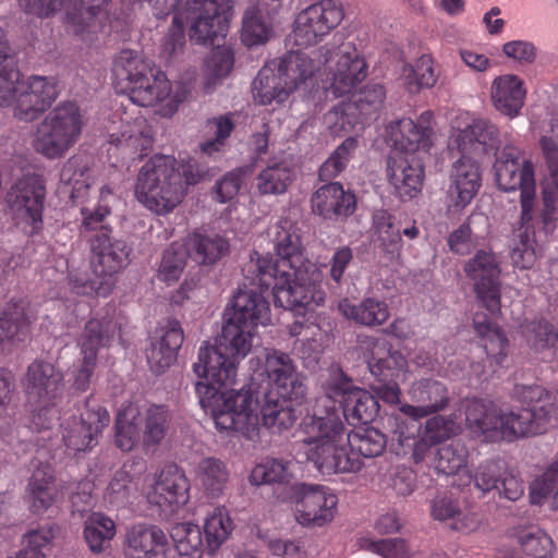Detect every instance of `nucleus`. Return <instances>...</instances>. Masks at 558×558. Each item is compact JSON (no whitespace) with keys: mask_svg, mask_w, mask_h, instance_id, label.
Here are the masks:
<instances>
[{"mask_svg":"<svg viewBox=\"0 0 558 558\" xmlns=\"http://www.w3.org/2000/svg\"><path fill=\"white\" fill-rule=\"evenodd\" d=\"M260 375L268 379L266 388L226 390L219 404L214 403L213 390L199 386L198 402L218 429L254 438L260 426L282 433L294 425L296 415L291 403H301L306 396L304 377L294 361L284 352L266 350Z\"/></svg>","mask_w":558,"mask_h":558,"instance_id":"obj_1","label":"nucleus"},{"mask_svg":"<svg viewBox=\"0 0 558 558\" xmlns=\"http://www.w3.org/2000/svg\"><path fill=\"white\" fill-rule=\"evenodd\" d=\"M269 236L274 243L277 258L258 256L255 263L260 276V283L271 286L275 302L305 317V323L296 322L290 329L292 336L304 335L311 349L318 350L323 340L320 328L311 322L314 312L323 305L325 292L320 289L322 271L308 260L301 243L300 231L295 223L280 218L269 228Z\"/></svg>","mask_w":558,"mask_h":558,"instance_id":"obj_2","label":"nucleus"},{"mask_svg":"<svg viewBox=\"0 0 558 558\" xmlns=\"http://www.w3.org/2000/svg\"><path fill=\"white\" fill-rule=\"evenodd\" d=\"M525 408L500 410L473 399L464 403L468 428L485 440H512L542 434L551 425L556 408L551 395L541 386L523 388Z\"/></svg>","mask_w":558,"mask_h":558,"instance_id":"obj_3","label":"nucleus"},{"mask_svg":"<svg viewBox=\"0 0 558 558\" xmlns=\"http://www.w3.org/2000/svg\"><path fill=\"white\" fill-rule=\"evenodd\" d=\"M498 129L490 121L462 113L451 123L450 150L461 156L452 163L448 197L451 206L463 209L471 204L482 185L480 161L497 149Z\"/></svg>","mask_w":558,"mask_h":558,"instance_id":"obj_4","label":"nucleus"},{"mask_svg":"<svg viewBox=\"0 0 558 558\" xmlns=\"http://www.w3.org/2000/svg\"><path fill=\"white\" fill-rule=\"evenodd\" d=\"M256 338L257 329L251 325L225 317L216 345H202L193 364L196 395L203 385L213 390V399L219 404L222 393L235 383L239 364L251 353Z\"/></svg>","mask_w":558,"mask_h":558,"instance_id":"obj_5","label":"nucleus"},{"mask_svg":"<svg viewBox=\"0 0 558 558\" xmlns=\"http://www.w3.org/2000/svg\"><path fill=\"white\" fill-rule=\"evenodd\" d=\"M301 427L304 433L301 450L322 475L361 470L362 460L350 451L347 428L337 410L323 411L315 405L314 413L303 418Z\"/></svg>","mask_w":558,"mask_h":558,"instance_id":"obj_6","label":"nucleus"},{"mask_svg":"<svg viewBox=\"0 0 558 558\" xmlns=\"http://www.w3.org/2000/svg\"><path fill=\"white\" fill-rule=\"evenodd\" d=\"M232 16V0H180L174 7L172 26L162 41V53L170 58L185 44L184 28L199 44H214L225 38Z\"/></svg>","mask_w":558,"mask_h":558,"instance_id":"obj_7","label":"nucleus"},{"mask_svg":"<svg viewBox=\"0 0 558 558\" xmlns=\"http://www.w3.org/2000/svg\"><path fill=\"white\" fill-rule=\"evenodd\" d=\"M56 98L53 80L44 76L21 80L14 54L0 28V107H10L17 119L32 121Z\"/></svg>","mask_w":558,"mask_h":558,"instance_id":"obj_8","label":"nucleus"},{"mask_svg":"<svg viewBox=\"0 0 558 558\" xmlns=\"http://www.w3.org/2000/svg\"><path fill=\"white\" fill-rule=\"evenodd\" d=\"M97 233L90 238L92 267L97 277L89 280L78 270L69 274V286L76 295L107 296L114 287L116 275L129 263L130 247L123 240L110 236L109 225L98 227Z\"/></svg>","mask_w":558,"mask_h":558,"instance_id":"obj_9","label":"nucleus"},{"mask_svg":"<svg viewBox=\"0 0 558 558\" xmlns=\"http://www.w3.org/2000/svg\"><path fill=\"white\" fill-rule=\"evenodd\" d=\"M181 173L171 156L156 155L147 160L137 174L134 195L147 210L166 216L172 213L185 196Z\"/></svg>","mask_w":558,"mask_h":558,"instance_id":"obj_10","label":"nucleus"},{"mask_svg":"<svg viewBox=\"0 0 558 558\" xmlns=\"http://www.w3.org/2000/svg\"><path fill=\"white\" fill-rule=\"evenodd\" d=\"M84 124L75 102L59 104L37 125L33 147L47 159H60L77 143Z\"/></svg>","mask_w":558,"mask_h":558,"instance_id":"obj_11","label":"nucleus"},{"mask_svg":"<svg viewBox=\"0 0 558 558\" xmlns=\"http://www.w3.org/2000/svg\"><path fill=\"white\" fill-rule=\"evenodd\" d=\"M32 423L38 429H46L59 418L58 399L63 388V376L53 364L33 362L22 380Z\"/></svg>","mask_w":558,"mask_h":558,"instance_id":"obj_12","label":"nucleus"},{"mask_svg":"<svg viewBox=\"0 0 558 558\" xmlns=\"http://www.w3.org/2000/svg\"><path fill=\"white\" fill-rule=\"evenodd\" d=\"M315 54L323 58L326 66L324 87L327 96L347 98L361 87L367 76V63L352 43L327 44Z\"/></svg>","mask_w":558,"mask_h":558,"instance_id":"obj_13","label":"nucleus"},{"mask_svg":"<svg viewBox=\"0 0 558 558\" xmlns=\"http://www.w3.org/2000/svg\"><path fill=\"white\" fill-rule=\"evenodd\" d=\"M497 185L505 192L520 191L521 220L525 223L532 220L536 186L534 166L515 147H505L495 165Z\"/></svg>","mask_w":558,"mask_h":558,"instance_id":"obj_14","label":"nucleus"},{"mask_svg":"<svg viewBox=\"0 0 558 558\" xmlns=\"http://www.w3.org/2000/svg\"><path fill=\"white\" fill-rule=\"evenodd\" d=\"M324 389L325 398L316 403L323 411L336 410L328 405L330 400H333L342 405L343 415L348 421L367 423L378 413L377 399L367 390L353 386L351 380L338 368L330 371Z\"/></svg>","mask_w":558,"mask_h":558,"instance_id":"obj_15","label":"nucleus"},{"mask_svg":"<svg viewBox=\"0 0 558 558\" xmlns=\"http://www.w3.org/2000/svg\"><path fill=\"white\" fill-rule=\"evenodd\" d=\"M343 17L344 12L340 2L317 1L296 14L290 38L299 47L317 45L340 25Z\"/></svg>","mask_w":558,"mask_h":558,"instance_id":"obj_16","label":"nucleus"},{"mask_svg":"<svg viewBox=\"0 0 558 558\" xmlns=\"http://www.w3.org/2000/svg\"><path fill=\"white\" fill-rule=\"evenodd\" d=\"M117 332V323L108 313L104 316L93 317L85 326L81 336L82 359L74 364L73 378L77 390H86L96 364L97 351L107 347Z\"/></svg>","mask_w":558,"mask_h":558,"instance_id":"obj_17","label":"nucleus"},{"mask_svg":"<svg viewBox=\"0 0 558 558\" xmlns=\"http://www.w3.org/2000/svg\"><path fill=\"white\" fill-rule=\"evenodd\" d=\"M130 100L140 107H151L163 117L174 114L186 98V89L180 84H172L158 68L129 94Z\"/></svg>","mask_w":558,"mask_h":558,"instance_id":"obj_18","label":"nucleus"},{"mask_svg":"<svg viewBox=\"0 0 558 558\" xmlns=\"http://www.w3.org/2000/svg\"><path fill=\"white\" fill-rule=\"evenodd\" d=\"M45 196L44 180L36 174L19 180L8 194L13 218L27 232L33 233L41 228Z\"/></svg>","mask_w":558,"mask_h":558,"instance_id":"obj_19","label":"nucleus"},{"mask_svg":"<svg viewBox=\"0 0 558 558\" xmlns=\"http://www.w3.org/2000/svg\"><path fill=\"white\" fill-rule=\"evenodd\" d=\"M338 513V497L326 486L301 485L293 508L295 521L304 527H323Z\"/></svg>","mask_w":558,"mask_h":558,"instance_id":"obj_20","label":"nucleus"},{"mask_svg":"<svg viewBox=\"0 0 558 558\" xmlns=\"http://www.w3.org/2000/svg\"><path fill=\"white\" fill-rule=\"evenodd\" d=\"M189 480L175 465L162 469L148 480L144 494L147 501L165 513H172L189 500Z\"/></svg>","mask_w":558,"mask_h":558,"instance_id":"obj_21","label":"nucleus"},{"mask_svg":"<svg viewBox=\"0 0 558 558\" xmlns=\"http://www.w3.org/2000/svg\"><path fill=\"white\" fill-rule=\"evenodd\" d=\"M464 271L474 282V290L482 304L495 315L500 310L499 276L497 257L487 250H480L464 265Z\"/></svg>","mask_w":558,"mask_h":558,"instance_id":"obj_22","label":"nucleus"},{"mask_svg":"<svg viewBox=\"0 0 558 558\" xmlns=\"http://www.w3.org/2000/svg\"><path fill=\"white\" fill-rule=\"evenodd\" d=\"M269 287L260 283V276L257 272L250 287L245 286L234 295L231 307L225 312V317L251 325L255 329L258 326L271 324L270 306L267 300Z\"/></svg>","mask_w":558,"mask_h":558,"instance_id":"obj_23","label":"nucleus"},{"mask_svg":"<svg viewBox=\"0 0 558 558\" xmlns=\"http://www.w3.org/2000/svg\"><path fill=\"white\" fill-rule=\"evenodd\" d=\"M109 421V413L100 407L87 409L80 417L64 418L61 424L64 446L73 453L90 450Z\"/></svg>","mask_w":558,"mask_h":558,"instance_id":"obj_24","label":"nucleus"},{"mask_svg":"<svg viewBox=\"0 0 558 558\" xmlns=\"http://www.w3.org/2000/svg\"><path fill=\"white\" fill-rule=\"evenodd\" d=\"M387 180L400 199H412L423 186L424 167L417 155L391 153L387 161Z\"/></svg>","mask_w":558,"mask_h":558,"instance_id":"obj_25","label":"nucleus"},{"mask_svg":"<svg viewBox=\"0 0 558 558\" xmlns=\"http://www.w3.org/2000/svg\"><path fill=\"white\" fill-rule=\"evenodd\" d=\"M387 142L396 150L407 155L427 153L434 144V132L429 121H413L405 118L391 122L386 130Z\"/></svg>","mask_w":558,"mask_h":558,"instance_id":"obj_26","label":"nucleus"},{"mask_svg":"<svg viewBox=\"0 0 558 558\" xmlns=\"http://www.w3.org/2000/svg\"><path fill=\"white\" fill-rule=\"evenodd\" d=\"M169 542L165 532L157 525L133 524L123 536L125 558H167Z\"/></svg>","mask_w":558,"mask_h":558,"instance_id":"obj_27","label":"nucleus"},{"mask_svg":"<svg viewBox=\"0 0 558 558\" xmlns=\"http://www.w3.org/2000/svg\"><path fill=\"white\" fill-rule=\"evenodd\" d=\"M184 340L181 324L177 319H167L158 325L147 350V361L156 374L163 373L177 360L178 351Z\"/></svg>","mask_w":558,"mask_h":558,"instance_id":"obj_28","label":"nucleus"},{"mask_svg":"<svg viewBox=\"0 0 558 558\" xmlns=\"http://www.w3.org/2000/svg\"><path fill=\"white\" fill-rule=\"evenodd\" d=\"M409 397L414 404H402L400 412L415 421L441 411L448 403L446 387L432 379H422L414 383Z\"/></svg>","mask_w":558,"mask_h":558,"instance_id":"obj_29","label":"nucleus"},{"mask_svg":"<svg viewBox=\"0 0 558 558\" xmlns=\"http://www.w3.org/2000/svg\"><path fill=\"white\" fill-rule=\"evenodd\" d=\"M109 138L110 145L129 159L142 158L153 145L151 129L143 117L123 121L117 132L110 133Z\"/></svg>","mask_w":558,"mask_h":558,"instance_id":"obj_30","label":"nucleus"},{"mask_svg":"<svg viewBox=\"0 0 558 558\" xmlns=\"http://www.w3.org/2000/svg\"><path fill=\"white\" fill-rule=\"evenodd\" d=\"M367 351L368 368L379 380L405 379L408 361L403 354L393 350L388 341L384 339L369 340Z\"/></svg>","mask_w":558,"mask_h":558,"instance_id":"obj_31","label":"nucleus"},{"mask_svg":"<svg viewBox=\"0 0 558 558\" xmlns=\"http://www.w3.org/2000/svg\"><path fill=\"white\" fill-rule=\"evenodd\" d=\"M156 66L138 51L121 50L113 60L112 76L116 87L129 94L142 83Z\"/></svg>","mask_w":558,"mask_h":558,"instance_id":"obj_32","label":"nucleus"},{"mask_svg":"<svg viewBox=\"0 0 558 558\" xmlns=\"http://www.w3.org/2000/svg\"><path fill=\"white\" fill-rule=\"evenodd\" d=\"M430 515L433 519L446 523L449 529L462 534L477 532L483 525V520L477 512L462 509L457 499L446 495L433 499Z\"/></svg>","mask_w":558,"mask_h":558,"instance_id":"obj_33","label":"nucleus"},{"mask_svg":"<svg viewBox=\"0 0 558 558\" xmlns=\"http://www.w3.org/2000/svg\"><path fill=\"white\" fill-rule=\"evenodd\" d=\"M312 210L324 219L335 220L353 214L355 209L354 194L344 191L338 183L320 186L312 196Z\"/></svg>","mask_w":558,"mask_h":558,"instance_id":"obj_34","label":"nucleus"},{"mask_svg":"<svg viewBox=\"0 0 558 558\" xmlns=\"http://www.w3.org/2000/svg\"><path fill=\"white\" fill-rule=\"evenodd\" d=\"M526 89L524 82L514 74L495 77L490 86V100L501 114L515 118L524 105Z\"/></svg>","mask_w":558,"mask_h":558,"instance_id":"obj_35","label":"nucleus"},{"mask_svg":"<svg viewBox=\"0 0 558 558\" xmlns=\"http://www.w3.org/2000/svg\"><path fill=\"white\" fill-rule=\"evenodd\" d=\"M31 317L23 301L10 302L0 315V351H11L25 341L29 333Z\"/></svg>","mask_w":558,"mask_h":558,"instance_id":"obj_36","label":"nucleus"},{"mask_svg":"<svg viewBox=\"0 0 558 558\" xmlns=\"http://www.w3.org/2000/svg\"><path fill=\"white\" fill-rule=\"evenodd\" d=\"M59 495L52 469L43 465L34 470L26 490L29 509L34 513H44L57 502Z\"/></svg>","mask_w":558,"mask_h":558,"instance_id":"obj_37","label":"nucleus"},{"mask_svg":"<svg viewBox=\"0 0 558 558\" xmlns=\"http://www.w3.org/2000/svg\"><path fill=\"white\" fill-rule=\"evenodd\" d=\"M60 182L68 187L70 197L74 201H83L94 183L90 160L85 155H74L62 166Z\"/></svg>","mask_w":558,"mask_h":558,"instance_id":"obj_38","label":"nucleus"},{"mask_svg":"<svg viewBox=\"0 0 558 558\" xmlns=\"http://www.w3.org/2000/svg\"><path fill=\"white\" fill-rule=\"evenodd\" d=\"M271 65L283 80V84L293 92L318 70L313 58L304 51H290L278 63Z\"/></svg>","mask_w":558,"mask_h":558,"instance_id":"obj_39","label":"nucleus"},{"mask_svg":"<svg viewBox=\"0 0 558 558\" xmlns=\"http://www.w3.org/2000/svg\"><path fill=\"white\" fill-rule=\"evenodd\" d=\"M271 65L283 80V84L293 92L318 70L313 58L304 51H290L278 63Z\"/></svg>","mask_w":558,"mask_h":558,"instance_id":"obj_40","label":"nucleus"},{"mask_svg":"<svg viewBox=\"0 0 558 558\" xmlns=\"http://www.w3.org/2000/svg\"><path fill=\"white\" fill-rule=\"evenodd\" d=\"M182 244L189 257L199 264H214L229 250L228 241L216 233H193Z\"/></svg>","mask_w":558,"mask_h":558,"instance_id":"obj_41","label":"nucleus"},{"mask_svg":"<svg viewBox=\"0 0 558 558\" xmlns=\"http://www.w3.org/2000/svg\"><path fill=\"white\" fill-rule=\"evenodd\" d=\"M117 171L113 169L112 173L107 177V181L102 183L99 189L98 203L95 209L83 207L81 209L82 223L81 231L83 233L97 230L98 227L108 225L106 218L111 213V204L116 201V191L118 189Z\"/></svg>","mask_w":558,"mask_h":558,"instance_id":"obj_42","label":"nucleus"},{"mask_svg":"<svg viewBox=\"0 0 558 558\" xmlns=\"http://www.w3.org/2000/svg\"><path fill=\"white\" fill-rule=\"evenodd\" d=\"M140 409L136 404L123 407L116 420L114 442L122 451L129 452L137 447H143V436L138 423Z\"/></svg>","mask_w":558,"mask_h":558,"instance_id":"obj_43","label":"nucleus"},{"mask_svg":"<svg viewBox=\"0 0 558 558\" xmlns=\"http://www.w3.org/2000/svg\"><path fill=\"white\" fill-rule=\"evenodd\" d=\"M292 93L271 64L264 66L253 82V96L259 105L282 104Z\"/></svg>","mask_w":558,"mask_h":558,"instance_id":"obj_44","label":"nucleus"},{"mask_svg":"<svg viewBox=\"0 0 558 558\" xmlns=\"http://www.w3.org/2000/svg\"><path fill=\"white\" fill-rule=\"evenodd\" d=\"M117 534L114 521L100 512H93L84 521L83 535L94 554L102 553Z\"/></svg>","mask_w":558,"mask_h":558,"instance_id":"obj_45","label":"nucleus"},{"mask_svg":"<svg viewBox=\"0 0 558 558\" xmlns=\"http://www.w3.org/2000/svg\"><path fill=\"white\" fill-rule=\"evenodd\" d=\"M170 416L162 407H150L140 410L138 423L142 429L143 448L149 450L157 447L166 438Z\"/></svg>","mask_w":558,"mask_h":558,"instance_id":"obj_46","label":"nucleus"},{"mask_svg":"<svg viewBox=\"0 0 558 558\" xmlns=\"http://www.w3.org/2000/svg\"><path fill=\"white\" fill-rule=\"evenodd\" d=\"M195 477L207 496L218 497L227 486L229 471L222 461L210 457L199 461Z\"/></svg>","mask_w":558,"mask_h":558,"instance_id":"obj_47","label":"nucleus"},{"mask_svg":"<svg viewBox=\"0 0 558 558\" xmlns=\"http://www.w3.org/2000/svg\"><path fill=\"white\" fill-rule=\"evenodd\" d=\"M170 535L182 558H202L205 543L199 525L191 522L177 523Z\"/></svg>","mask_w":558,"mask_h":558,"instance_id":"obj_48","label":"nucleus"},{"mask_svg":"<svg viewBox=\"0 0 558 558\" xmlns=\"http://www.w3.org/2000/svg\"><path fill=\"white\" fill-rule=\"evenodd\" d=\"M475 332L482 338L487 355L500 364L508 353V340L501 330L484 314H476L473 319Z\"/></svg>","mask_w":558,"mask_h":558,"instance_id":"obj_49","label":"nucleus"},{"mask_svg":"<svg viewBox=\"0 0 558 558\" xmlns=\"http://www.w3.org/2000/svg\"><path fill=\"white\" fill-rule=\"evenodd\" d=\"M529 496L533 505L548 504L553 509H558V460L532 481Z\"/></svg>","mask_w":558,"mask_h":558,"instance_id":"obj_50","label":"nucleus"},{"mask_svg":"<svg viewBox=\"0 0 558 558\" xmlns=\"http://www.w3.org/2000/svg\"><path fill=\"white\" fill-rule=\"evenodd\" d=\"M341 314L362 325H381L389 317V311L384 302L367 299L359 306L351 304L348 300H342L338 305Z\"/></svg>","mask_w":558,"mask_h":558,"instance_id":"obj_51","label":"nucleus"},{"mask_svg":"<svg viewBox=\"0 0 558 558\" xmlns=\"http://www.w3.org/2000/svg\"><path fill=\"white\" fill-rule=\"evenodd\" d=\"M401 77L411 92L433 87L438 80L435 60L429 54L421 56L413 64L402 68Z\"/></svg>","mask_w":558,"mask_h":558,"instance_id":"obj_52","label":"nucleus"},{"mask_svg":"<svg viewBox=\"0 0 558 558\" xmlns=\"http://www.w3.org/2000/svg\"><path fill=\"white\" fill-rule=\"evenodd\" d=\"M233 522L229 511L223 507L214 508L205 518L204 532L206 547L214 554L230 537L233 531Z\"/></svg>","mask_w":558,"mask_h":558,"instance_id":"obj_53","label":"nucleus"},{"mask_svg":"<svg viewBox=\"0 0 558 558\" xmlns=\"http://www.w3.org/2000/svg\"><path fill=\"white\" fill-rule=\"evenodd\" d=\"M350 451L357 454L359 458H372L383 453L386 448V436L374 427L363 426L349 433Z\"/></svg>","mask_w":558,"mask_h":558,"instance_id":"obj_54","label":"nucleus"},{"mask_svg":"<svg viewBox=\"0 0 558 558\" xmlns=\"http://www.w3.org/2000/svg\"><path fill=\"white\" fill-rule=\"evenodd\" d=\"M373 220L379 248L388 258L398 259L402 251L401 231L393 226L391 217L385 211L376 213Z\"/></svg>","mask_w":558,"mask_h":558,"instance_id":"obj_55","label":"nucleus"},{"mask_svg":"<svg viewBox=\"0 0 558 558\" xmlns=\"http://www.w3.org/2000/svg\"><path fill=\"white\" fill-rule=\"evenodd\" d=\"M293 178V170L288 163L271 162L256 178V186L260 194H283Z\"/></svg>","mask_w":558,"mask_h":558,"instance_id":"obj_56","label":"nucleus"},{"mask_svg":"<svg viewBox=\"0 0 558 558\" xmlns=\"http://www.w3.org/2000/svg\"><path fill=\"white\" fill-rule=\"evenodd\" d=\"M522 550L534 558H549L554 553V542L543 530L536 526L519 527L513 533Z\"/></svg>","mask_w":558,"mask_h":558,"instance_id":"obj_57","label":"nucleus"},{"mask_svg":"<svg viewBox=\"0 0 558 558\" xmlns=\"http://www.w3.org/2000/svg\"><path fill=\"white\" fill-rule=\"evenodd\" d=\"M271 34V27L267 23L258 7L253 5L246 9L242 23V41L246 46L265 44Z\"/></svg>","mask_w":558,"mask_h":558,"instance_id":"obj_58","label":"nucleus"},{"mask_svg":"<svg viewBox=\"0 0 558 558\" xmlns=\"http://www.w3.org/2000/svg\"><path fill=\"white\" fill-rule=\"evenodd\" d=\"M292 477V464L282 460H267L253 468L250 482L264 484L288 483Z\"/></svg>","mask_w":558,"mask_h":558,"instance_id":"obj_59","label":"nucleus"},{"mask_svg":"<svg viewBox=\"0 0 558 558\" xmlns=\"http://www.w3.org/2000/svg\"><path fill=\"white\" fill-rule=\"evenodd\" d=\"M187 256L189 255L182 243H172L162 253V258L158 268V279L167 284H171L179 280L184 270Z\"/></svg>","mask_w":558,"mask_h":558,"instance_id":"obj_60","label":"nucleus"},{"mask_svg":"<svg viewBox=\"0 0 558 558\" xmlns=\"http://www.w3.org/2000/svg\"><path fill=\"white\" fill-rule=\"evenodd\" d=\"M354 108L349 102H343L325 116V122L332 134L340 136L362 124L363 120Z\"/></svg>","mask_w":558,"mask_h":558,"instance_id":"obj_61","label":"nucleus"},{"mask_svg":"<svg viewBox=\"0 0 558 558\" xmlns=\"http://www.w3.org/2000/svg\"><path fill=\"white\" fill-rule=\"evenodd\" d=\"M347 98L349 104L355 107V111L363 119L369 117L381 107L385 93L380 85H369L364 89L359 88Z\"/></svg>","mask_w":558,"mask_h":558,"instance_id":"obj_62","label":"nucleus"},{"mask_svg":"<svg viewBox=\"0 0 558 558\" xmlns=\"http://www.w3.org/2000/svg\"><path fill=\"white\" fill-rule=\"evenodd\" d=\"M357 147V141L354 137L345 138L331 154V156L322 165L319 177L322 180L336 178L347 167L352 153Z\"/></svg>","mask_w":558,"mask_h":558,"instance_id":"obj_63","label":"nucleus"},{"mask_svg":"<svg viewBox=\"0 0 558 558\" xmlns=\"http://www.w3.org/2000/svg\"><path fill=\"white\" fill-rule=\"evenodd\" d=\"M233 124L228 117H220L208 121L206 134L209 137L201 144V151L208 156L219 153L225 146V142L231 134Z\"/></svg>","mask_w":558,"mask_h":558,"instance_id":"obj_64","label":"nucleus"}]
</instances>
